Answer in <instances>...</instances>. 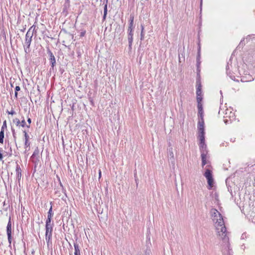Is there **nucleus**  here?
<instances>
[{"label": "nucleus", "mask_w": 255, "mask_h": 255, "mask_svg": "<svg viewBox=\"0 0 255 255\" xmlns=\"http://www.w3.org/2000/svg\"><path fill=\"white\" fill-rule=\"evenodd\" d=\"M200 50H201V47H200V45L199 44L198 50V55H197V58H196V60H197V70L199 71H200V70H199V68L200 63H201V62L200 61Z\"/></svg>", "instance_id": "nucleus-17"}, {"label": "nucleus", "mask_w": 255, "mask_h": 255, "mask_svg": "<svg viewBox=\"0 0 255 255\" xmlns=\"http://www.w3.org/2000/svg\"><path fill=\"white\" fill-rule=\"evenodd\" d=\"M251 167L252 168L253 170H255V164L253 165Z\"/></svg>", "instance_id": "nucleus-44"}, {"label": "nucleus", "mask_w": 255, "mask_h": 255, "mask_svg": "<svg viewBox=\"0 0 255 255\" xmlns=\"http://www.w3.org/2000/svg\"><path fill=\"white\" fill-rule=\"evenodd\" d=\"M20 88L19 86H17L15 88V93H14V97L15 98H17V92L20 91Z\"/></svg>", "instance_id": "nucleus-29"}, {"label": "nucleus", "mask_w": 255, "mask_h": 255, "mask_svg": "<svg viewBox=\"0 0 255 255\" xmlns=\"http://www.w3.org/2000/svg\"><path fill=\"white\" fill-rule=\"evenodd\" d=\"M133 28H134V27H131V26H128V32L133 31Z\"/></svg>", "instance_id": "nucleus-38"}, {"label": "nucleus", "mask_w": 255, "mask_h": 255, "mask_svg": "<svg viewBox=\"0 0 255 255\" xmlns=\"http://www.w3.org/2000/svg\"><path fill=\"white\" fill-rule=\"evenodd\" d=\"M47 53L48 54L49 56V60L50 61V65H51V68H50V71L54 70V68L56 64V59L55 57L52 52V51L50 50L49 48H47Z\"/></svg>", "instance_id": "nucleus-8"}, {"label": "nucleus", "mask_w": 255, "mask_h": 255, "mask_svg": "<svg viewBox=\"0 0 255 255\" xmlns=\"http://www.w3.org/2000/svg\"><path fill=\"white\" fill-rule=\"evenodd\" d=\"M220 93L222 94V91H220Z\"/></svg>", "instance_id": "nucleus-49"}, {"label": "nucleus", "mask_w": 255, "mask_h": 255, "mask_svg": "<svg viewBox=\"0 0 255 255\" xmlns=\"http://www.w3.org/2000/svg\"><path fill=\"white\" fill-rule=\"evenodd\" d=\"M224 118V122L226 125L231 124L235 120V113L227 109Z\"/></svg>", "instance_id": "nucleus-6"}, {"label": "nucleus", "mask_w": 255, "mask_h": 255, "mask_svg": "<svg viewBox=\"0 0 255 255\" xmlns=\"http://www.w3.org/2000/svg\"><path fill=\"white\" fill-rule=\"evenodd\" d=\"M27 123L28 124V125H30L31 123V120L30 118H28L27 119Z\"/></svg>", "instance_id": "nucleus-41"}, {"label": "nucleus", "mask_w": 255, "mask_h": 255, "mask_svg": "<svg viewBox=\"0 0 255 255\" xmlns=\"http://www.w3.org/2000/svg\"><path fill=\"white\" fill-rule=\"evenodd\" d=\"M168 156L170 158V159H174V153L172 151V148L170 147L168 149Z\"/></svg>", "instance_id": "nucleus-23"}, {"label": "nucleus", "mask_w": 255, "mask_h": 255, "mask_svg": "<svg viewBox=\"0 0 255 255\" xmlns=\"http://www.w3.org/2000/svg\"><path fill=\"white\" fill-rule=\"evenodd\" d=\"M90 102H91V105H93L94 103H93V100H92V99H91V100H90Z\"/></svg>", "instance_id": "nucleus-46"}, {"label": "nucleus", "mask_w": 255, "mask_h": 255, "mask_svg": "<svg viewBox=\"0 0 255 255\" xmlns=\"http://www.w3.org/2000/svg\"><path fill=\"white\" fill-rule=\"evenodd\" d=\"M70 0H65V3L64 6L65 7L69 6Z\"/></svg>", "instance_id": "nucleus-37"}, {"label": "nucleus", "mask_w": 255, "mask_h": 255, "mask_svg": "<svg viewBox=\"0 0 255 255\" xmlns=\"http://www.w3.org/2000/svg\"><path fill=\"white\" fill-rule=\"evenodd\" d=\"M7 113H8V114L13 115H14L15 114V112L13 110H11L10 112L8 111Z\"/></svg>", "instance_id": "nucleus-39"}, {"label": "nucleus", "mask_w": 255, "mask_h": 255, "mask_svg": "<svg viewBox=\"0 0 255 255\" xmlns=\"http://www.w3.org/2000/svg\"><path fill=\"white\" fill-rule=\"evenodd\" d=\"M198 107V116L200 119L198 122L197 128L198 130V138L200 140L199 144V149L201 152V157L202 160V166L203 167L207 164V155L208 150L207 149V144L205 143V128L204 121V111L202 105H199Z\"/></svg>", "instance_id": "nucleus-2"}, {"label": "nucleus", "mask_w": 255, "mask_h": 255, "mask_svg": "<svg viewBox=\"0 0 255 255\" xmlns=\"http://www.w3.org/2000/svg\"><path fill=\"white\" fill-rule=\"evenodd\" d=\"M99 178L101 176V171L100 170L99 172Z\"/></svg>", "instance_id": "nucleus-45"}, {"label": "nucleus", "mask_w": 255, "mask_h": 255, "mask_svg": "<svg viewBox=\"0 0 255 255\" xmlns=\"http://www.w3.org/2000/svg\"><path fill=\"white\" fill-rule=\"evenodd\" d=\"M7 127H6V121L5 120L3 122V124H2V126L1 128V129H0V131H4V130Z\"/></svg>", "instance_id": "nucleus-30"}, {"label": "nucleus", "mask_w": 255, "mask_h": 255, "mask_svg": "<svg viewBox=\"0 0 255 255\" xmlns=\"http://www.w3.org/2000/svg\"><path fill=\"white\" fill-rule=\"evenodd\" d=\"M141 33H140V40H142L144 39V26L142 24H141Z\"/></svg>", "instance_id": "nucleus-24"}, {"label": "nucleus", "mask_w": 255, "mask_h": 255, "mask_svg": "<svg viewBox=\"0 0 255 255\" xmlns=\"http://www.w3.org/2000/svg\"><path fill=\"white\" fill-rule=\"evenodd\" d=\"M197 95V101L198 103L197 107H198L199 105H202L201 104V101L202 100V95Z\"/></svg>", "instance_id": "nucleus-21"}, {"label": "nucleus", "mask_w": 255, "mask_h": 255, "mask_svg": "<svg viewBox=\"0 0 255 255\" xmlns=\"http://www.w3.org/2000/svg\"><path fill=\"white\" fill-rule=\"evenodd\" d=\"M238 72L240 76L242 75H247L250 74L248 71H241V70H239Z\"/></svg>", "instance_id": "nucleus-27"}, {"label": "nucleus", "mask_w": 255, "mask_h": 255, "mask_svg": "<svg viewBox=\"0 0 255 255\" xmlns=\"http://www.w3.org/2000/svg\"><path fill=\"white\" fill-rule=\"evenodd\" d=\"M204 175L207 180V182L209 186L208 189H211L213 186L214 182L212 171L209 168H206Z\"/></svg>", "instance_id": "nucleus-7"}, {"label": "nucleus", "mask_w": 255, "mask_h": 255, "mask_svg": "<svg viewBox=\"0 0 255 255\" xmlns=\"http://www.w3.org/2000/svg\"><path fill=\"white\" fill-rule=\"evenodd\" d=\"M108 0H104V7H108Z\"/></svg>", "instance_id": "nucleus-36"}, {"label": "nucleus", "mask_w": 255, "mask_h": 255, "mask_svg": "<svg viewBox=\"0 0 255 255\" xmlns=\"http://www.w3.org/2000/svg\"><path fill=\"white\" fill-rule=\"evenodd\" d=\"M52 217L47 216V218L46 220L45 225H54V223L52 222Z\"/></svg>", "instance_id": "nucleus-22"}, {"label": "nucleus", "mask_w": 255, "mask_h": 255, "mask_svg": "<svg viewBox=\"0 0 255 255\" xmlns=\"http://www.w3.org/2000/svg\"><path fill=\"white\" fill-rule=\"evenodd\" d=\"M86 32V31L85 30H82L80 34V37H84L85 35Z\"/></svg>", "instance_id": "nucleus-34"}, {"label": "nucleus", "mask_w": 255, "mask_h": 255, "mask_svg": "<svg viewBox=\"0 0 255 255\" xmlns=\"http://www.w3.org/2000/svg\"><path fill=\"white\" fill-rule=\"evenodd\" d=\"M16 178L19 181L21 177V169L20 166L17 164L16 166Z\"/></svg>", "instance_id": "nucleus-16"}, {"label": "nucleus", "mask_w": 255, "mask_h": 255, "mask_svg": "<svg viewBox=\"0 0 255 255\" xmlns=\"http://www.w3.org/2000/svg\"><path fill=\"white\" fill-rule=\"evenodd\" d=\"M202 85L200 79H197L196 81V95L202 94Z\"/></svg>", "instance_id": "nucleus-15"}, {"label": "nucleus", "mask_w": 255, "mask_h": 255, "mask_svg": "<svg viewBox=\"0 0 255 255\" xmlns=\"http://www.w3.org/2000/svg\"><path fill=\"white\" fill-rule=\"evenodd\" d=\"M35 28H36V26L35 25H33L32 26H31L29 28V29L28 30L27 32H30V31L31 30H32V33H34V32H36V31L35 30Z\"/></svg>", "instance_id": "nucleus-31"}, {"label": "nucleus", "mask_w": 255, "mask_h": 255, "mask_svg": "<svg viewBox=\"0 0 255 255\" xmlns=\"http://www.w3.org/2000/svg\"><path fill=\"white\" fill-rule=\"evenodd\" d=\"M11 131H12V136H13L14 140H15V139H16V134H15V130H14V129L11 128Z\"/></svg>", "instance_id": "nucleus-35"}, {"label": "nucleus", "mask_w": 255, "mask_h": 255, "mask_svg": "<svg viewBox=\"0 0 255 255\" xmlns=\"http://www.w3.org/2000/svg\"><path fill=\"white\" fill-rule=\"evenodd\" d=\"M13 123L15 124L16 126L18 128H21L20 121L18 118H15L12 121Z\"/></svg>", "instance_id": "nucleus-19"}, {"label": "nucleus", "mask_w": 255, "mask_h": 255, "mask_svg": "<svg viewBox=\"0 0 255 255\" xmlns=\"http://www.w3.org/2000/svg\"><path fill=\"white\" fill-rule=\"evenodd\" d=\"M238 78H240V80L242 82H251L254 80V78L253 76L250 74H248L247 75H242L241 76H237Z\"/></svg>", "instance_id": "nucleus-12"}, {"label": "nucleus", "mask_w": 255, "mask_h": 255, "mask_svg": "<svg viewBox=\"0 0 255 255\" xmlns=\"http://www.w3.org/2000/svg\"><path fill=\"white\" fill-rule=\"evenodd\" d=\"M4 137V131H0V143H2L3 142V138Z\"/></svg>", "instance_id": "nucleus-25"}, {"label": "nucleus", "mask_w": 255, "mask_h": 255, "mask_svg": "<svg viewBox=\"0 0 255 255\" xmlns=\"http://www.w3.org/2000/svg\"><path fill=\"white\" fill-rule=\"evenodd\" d=\"M39 153V150L38 149V148L36 147L31 156V158L32 159V162L35 164V166L38 164V163L39 161L38 158Z\"/></svg>", "instance_id": "nucleus-11"}, {"label": "nucleus", "mask_w": 255, "mask_h": 255, "mask_svg": "<svg viewBox=\"0 0 255 255\" xmlns=\"http://www.w3.org/2000/svg\"><path fill=\"white\" fill-rule=\"evenodd\" d=\"M230 67L231 68L232 67V60H231V58L230 59V60L228 62L227 65L226 66V73H227V75L229 76V77L232 80H233L234 81H239V79H236V76L235 75H234L232 73H231V71H230Z\"/></svg>", "instance_id": "nucleus-9"}, {"label": "nucleus", "mask_w": 255, "mask_h": 255, "mask_svg": "<svg viewBox=\"0 0 255 255\" xmlns=\"http://www.w3.org/2000/svg\"><path fill=\"white\" fill-rule=\"evenodd\" d=\"M246 43L255 47V48L248 51L244 57L247 63L246 65H250L255 68V35H249L246 38L242 39L237 48H242Z\"/></svg>", "instance_id": "nucleus-3"}, {"label": "nucleus", "mask_w": 255, "mask_h": 255, "mask_svg": "<svg viewBox=\"0 0 255 255\" xmlns=\"http://www.w3.org/2000/svg\"><path fill=\"white\" fill-rule=\"evenodd\" d=\"M33 35V33L29 32V31L27 32L25 35V43L23 47L26 54H28L30 52V46Z\"/></svg>", "instance_id": "nucleus-4"}, {"label": "nucleus", "mask_w": 255, "mask_h": 255, "mask_svg": "<svg viewBox=\"0 0 255 255\" xmlns=\"http://www.w3.org/2000/svg\"><path fill=\"white\" fill-rule=\"evenodd\" d=\"M221 109H220L219 111V114H220L221 113Z\"/></svg>", "instance_id": "nucleus-48"}, {"label": "nucleus", "mask_w": 255, "mask_h": 255, "mask_svg": "<svg viewBox=\"0 0 255 255\" xmlns=\"http://www.w3.org/2000/svg\"><path fill=\"white\" fill-rule=\"evenodd\" d=\"M24 136V146L25 147H29L30 145V142L29 141V136L26 130H23Z\"/></svg>", "instance_id": "nucleus-14"}, {"label": "nucleus", "mask_w": 255, "mask_h": 255, "mask_svg": "<svg viewBox=\"0 0 255 255\" xmlns=\"http://www.w3.org/2000/svg\"><path fill=\"white\" fill-rule=\"evenodd\" d=\"M133 20L134 16L132 15H130L129 18V23L128 26L133 27Z\"/></svg>", "instance_id": "nucleus-26"}, {"label": "nucleus", "mask_w": 255, "mask_h": 255, "mask_svg": "<svg viewBox=\"0 0 255 255\" xmlns=\"http://www.w3.org/2000/svg\"><path fill=\"white\" fill-rule=\"evenodd\" d=\"M133 31L128 32V49L129 50H131L132 43L133 41Z\"/></svg>", "instance_id": "nucleus-13"}, {"label": "nucleus", "mask_w": 255, "mask_h": 255, "mask_svg": "<svg viewBox=\"0 0 255 255\" xmlns=\"http://www.w3.org/2000/svg\"><path fill=\"white\" fill-rule=\"evenodd\" d=\"M202 2H203V0H200V11H201V10H202Z\"/></svg>", "instance_id": "nucleus-42"}, {"label": "nucleus", "mask_w": 255, "mask_h": 255, "mask_svg": "<svg viewBox=\"0 0 255 255\" xmlns=\"http://www.w3.org/2000/svg\"><path fill=\"white\" fill-rule=\"evenodd\" d=\"M212 220L214 223L217 237L222 241V252L225 255H232L233 252L230 249L229 234L225 225L223 216L216 209L210 210Z\"/></svg>", "instance_id": "nucleus-1"}, {"label": "nucleus", "mask_w": 255, "mask_h": 255, "mask_svg": "<svg viewBox=\"0 0 255 255\" xmlns=\"http://www.w3.org/2000/svg\"><path fill=\"white\" fill-rule=\"evenodd\" d=\"M74 247L75 250L74 255H80V250L79 246L77 243H74Z\"/></svg>", "instance_id": "nucleus-18"}, {"label": "nucleus", "mask_w": 255, "mask_h": 255, "mask_svg": "<svg viewBox=\"0 0 255 255\" xmlns=\"http://www.w3.org/2000/svg\"><path fill=\"white\" fill-rule=\"evenodd\" d=\"M54 225H45V240L48 246L52 244V237Z\"/></svg>", "instance_id": "nucleus-5"}, {"label": "nucleus", "mask_w": 255, "mask_h": 255, "mask_svg": "<svg viewBox=\"0 0 255 255\" xmlns=\"http://www.w3.org/2000/svg\"><path fill=\"white\" fill-rule=\"evenodd\" d=\"M107 11H108V8L104 7V15L103 16V20H105L106 19L107 14Z\"/></svg>", "instance_id": "nucleus-32"}, {"label": "nucleus", "mask_w": 255, "mask_h": 255, "mask_svg": "<svg viewBox=\"0 0 255 255\" xmlns=\"http://www.w3.org/2000/svg\"><path fill=\"white\" fill-rule=\"evenodd\" d=\"M20 125L21 128L27 127V128H30L29 125H26L24 118L22 117V120L20 121Z\"/></svg>", "instance_id": "nucleus-20"}, {"label": "nucleus", "mask_w": 255, "mask_h": 255, "mask_svg": "<svg viewBox=\"0 0 255 255\" xmlns=\"http://www.w3.org/2000/svg\"><path fill=\"white\" fill-rule=\"evenodd\" d=\"M50 204L52 205V202H50ZM53 215V214L52 213V205H51L50 208L48 212L47 216L52 218Z\"/></svg>", "instance_id": "nucleus-28"}, {"label": "nucleus", "mask_w": 255, "mask_h": 255, "mask_svg": "<svg viewBox=\"0 0 255 255\" xmlns=\"http://www.w3.org/2000/svg\"><path fill=\"white\" fill-rule=\"evenodd\" d=\"M25 29V28H24L23 29L21 30V31L23 32Z\"/></svg>", "instance_id": "nucleus-47"}, {"label": "nucleus", "mask_w": 255, "mask_h": 255, "mask_svg": "<svg viewBox=\"0 0 255 255\" xmlns=\"http://www.w3.org/2000/svg\"><path fill=\"white\" fill-rule=\"evenodd\" d=\"M226 184H227V185H227V181H226ZM227 188H228V191L230 193L231 196L232 197H233L234 195L233 194V192H232V190L231 189V187H230L229 186H227Z\"/></svg>", "instance_id": "nucleus-33"}, {"label": "nucleus", "mask_w": 255, "mask_h": 255, "mask_svg": "<svg viewBox=\"0 0 255 255\" xmlns=\"http://www.w3.org/2000/svg\"><path fill=\"white\" fill-rule=\"evenodd\" d=\"M24 148H25L24 153L26 154L27 152L30 150V147H24Z\"/></svg>", "instance_id": "nucleus-40"}, {"label": "nucleus", "mask_w": 255, "mask_h": 255, "mask_svg": "<svg viewBox=\"0 0 255 255\" xmlns=\"http://www.w3.org/2000/svg\"><path fill=\"white\" fill-rule=\"evenodd\" d=\"M6 233L7 235L9 246L10 247L11 244V223L10 221V218L9 219L6 226Z\"/></svg>", "instance_id": "nucleus-10"}, {"label": "nucleus", "mask_w": 255, "mask_h": 255, "mask_svg": "<svg viewBox=\"0 0 255 255\" xmlns=\"http://www.w3.org/2000/svg\"><path fill=\"white\" fill-rule=\"evenodd\" d=\"M245 236H246V234H243L242 236H241V238L242 239H244L245 238Z\"/></svg>", "instance_id": "nucleus-43"}]
</instances>
